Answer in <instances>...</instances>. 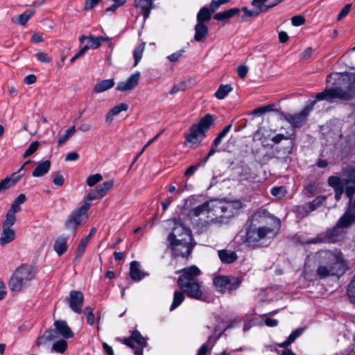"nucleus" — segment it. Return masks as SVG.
Listing matches in <instances>:
<instances>
[{
	"label": "nucleus",
	"instance_id": "1",
	"mask_svg": "<svg viewBox=\"0 0 355 355\" xmlns=\"http://www.w3.org/2000/svg\"><path fill=\"white\" fill-rule=\"evenodd\" d=\"M315 262L318 265L316 274L323 279L329 276L343 275L346 267L340 253L331 250H320L315 255Z\"/></svg>",
	"mask_w": 355,
	"mask_h": 355
},
{
	"label": "nucleus",
	"instance_id": "2",
	"mask_svg": "<svg viewBox=\"0 0 355 355\" xmlns=\"http://www.w3.org/2000/svg\"><path fill=\"white\" fill-rule=\"evenodd\" d=\"M176 273L180 274L177 284L188 297L198 300H205L203 283L198 279L201 271L197 266L186 267L178 270Z\"/></svg>",
	"mask_w": 355,
	"mask_h": 355
},
{
	"label": "nucleus",
	"instance_id": "3",
	"mask_svg": "<svg viewBox=\"0 0 355 355\" xmlns=\"http://www.w3.org/2000/svg\"><path fill=\"white\" fill-rule=\"evenodd\" d=\"M101 198L96 188L92 189L85 197L83 205L73 210L68 216L64 222V229L75 235L78 228L87 220V211L92 206L90 201Z\"/></svg>",
	"mask_w": 355,
	"mask_h": 355
},
{
	"label": "nucleus",
	"instance_id": "4",
	"mask_svg": "<svg viewBox=\"0 0 355 355\" xmlns=\"http://www.w3.org/2000/svg\"><path fill=\"white\" fill-rule=\"evenodd\" d=\"M352 224V221L348 219L347 215L343 214L332 228L327 229L324 232L308 240L305 243L308 245L318 243H335L343 241L346 234L345 229L350 227Z\"/></svg>",
	"mask_w": 355,
	"mask_h": 355
},
{
	"label": "nucleus",
	"instance_id": "5",
	"mask_svg": "<svg viewBox=\"0 0 355 355\" xmlns=\"http://www.w3.org/2000/svg\"><path fill=\"white\" fill-rule=\"evenodd\" d=\"M275 235V228L266 226L256 227V225L246 223L244 234L241 236L242 243L248 248H257L261 246V241Z\"/></svg>",
	"mask_w": 355,
	"mask_h": 355
},
{
	"label": "nucleus",
	"instance_id": "6",
	"mask_svg": "<svg viewBox=\"0 0 355 355\" xmlns=\"http://www.w3.org/2000/svg\"><path fill=\"white\" fill-rule=\"evenodd\" d=\"M216 118L207 114L200 120L189 128V132L185 135L184 144L190 148L200 145L202 140L207 137V131L214 125Z\"/></svg>",
	"mask_w": 355,
	"mask_h": 355
},
{
	"label": "nucleus",
	"instance_id": "7",
	"mask_svg": "<svg viewBox=\"0 0 355 355\" xmlns=\"http://www.w3.org/2000/svg\"><path fill=\"white\" fill-rule=\"evenodd\" d=\"M36 275L34 266L28 264H22L15 269L11 275L8 286L12 291L19 292L29 285Z\"/></svg>",
	"mask_w": 355,
	"mask_h": 355
},
{
	"label": "nucleus",
	"instance_id": "8",
	"mask_svg": "<svg viewBox=\"0 0 355 355\" xmlns=\"http://www.w3.org/2000/svg\"><path fill=\"white\" fill-rule=\"evenodd\" d=\"M193 237L189 239H181L175 240H168L167 248L171 250V255L174 258H184L188 257L192 253L195 243H193Z\"/></svg>",
	"mask_w": 355,
	"mask_h": 355
},
{
	"label": "nucleus",
	"instance_id": "9",
	"mask_svg": "<svg viewBox=\"0 0 355 355\" xmlns=\"http://www.w3.org/2000/svg\"><path fill=\"white\" fill-rule=\"evenodd\" d=\"M241 283V277L232 275H218L213 279V284L216 290L223 294L232 293L240 287Z\"/></svg>",
	"mask_w": 355,
	"mask_h": 355
},
{
	"label": "nucleus",
	"instance_id": "10",
	"mask_svg": "<svg viewBox=\"0 0 355 355\" xmlns=\"http://www.w3.org/2000/svg\"><path fill=\"white\" fill-rule=\"evenodd\" d=\"M240 200H234L225 205H212L213 216L216 218L230 219L239 214V210L243 207Z\"/></svg>",
	"mask_w": 355,
	"mask_h": 355
},
{
	"label": "nucleus",
	"instance_id": "11",
	"mask_svg": "<svg viewBox=\"0 0 355 355\" xmlns=\"http://www.w3.org/2000/svg\"><path fill=\"white\" fill-rule=\"evenodd\" d=\"M183 215L184 212L178 216V218L171 219V221L173 223V227L167 237V241L193 237L191 229L184 223V217H182Z\"/></svg>",
	"mask_w": 355,
	"mask_h": 355
},
{
	"label": "nucleus",
	"instance_id": "12",
	"mask_svg": "<svg viewBox=\"0 0 355 355\" xmlns=\"http://www.w3.org/2000/svg\"><path fill=\"white\" fill-rule=\"evenodd\" d=\"M315 101H312L302 111L295 114H288L284 119L293 128H301L307 121L310 112L313 110Z\"/></svg>",
	"mask_w": 355,
	"mask_h": 355
},
{
	"label": "nucleus",
	"instance_id": "13",
	"mask_svg": "<svg viewBox=\"0 0 355 355\" xmlns=\"http://www.w3.org/2000/svg\"><path fill=\"white\" fill-rule=\"evenodd\" d=\"M349 96L343 92V88L336 87L334 88L326 89L322 92H319L315 96V102L320 101H328L332 102L334 99L347 98Z\"/></svg>",
	"mask_w": 355,
	"mask_h": 355
},
{
	"label": "nucleus",
	"instance_id": "14",
	"mask_svg": "<svg viewBox=\"0 0 355 355\" xmlns=\"http://www.w3.org/2000/svg\"><path fill=\"white\" fill-rule=\"evenodd\" d=\"M69 308L76 313H81L83 312V306L84 304V295L81 291L71 290L69 292L67 298Z\"/></svg>",
	"mask_w": 355,
	"mask_h": 355
},
{
	"label": "nucleus",
	"instance_id": "15",
	"mask_svg": "<svg viewBox=\"0 0 355 355\" xmlns=\"http://www.w3.org/2000/svg\"><path fill=\"white\" fill-rule=\"evenodd\" d=\"M270 218L272 220L275 224V227L279 228L280 226V220L275 216H270V213L266 209H261L256 211L252 216L250 221L249 223H253L254 222H257L259 223H266L267 224V219Z\"/></svg>",
	"mask_w": 355,
	"mask_h": 355
},
{
	"label": "nucleus",
	"instance_id": "16",
	"mask_svg": "<svg viewBox=\"0 0 355 355\" xmlns=\"http://www.w3.org/2000/svg\"><path fill=\"white\" fill-rule=\"evenodd\" d=\"M211 213L213 214L212 206H211L209 202L206 201L202 204L190 209L187 214V218L189 220L192 221V220L196 217H198L202 214Z\"/></svg>",
	"mask_w": 355,
	"mask_h": 355
},
{
	"label": "nucleus",
	"instance_id": "17",
	"mask_svg": "<svg viewBox=\"0 0 355 355\" xmlns=\"http://www.w3.org/2000/svg\"><path fill=\"white\" fill-rule=\"evenodd\" d=\"M140 73L136 72L132 73L125 81H121L117 84L116 90L121 92H126L133 89L139 83Z\"/></svg>",
	"mask_w": 355,
	"mask_h": 355
},
{
	"label": "nucleus",
	"instance_id": "18",
	"mask_svg": "<svg viewBox=\"0 0 355 355\" xmlns=\"http://www.w3.org/2000/svg\"><path fill=\"white\" fill-rule=\"evenodd\" d=\"M54 327L56 333H58L64 338L68 339L73 337V332L68 326L67 322L63 320H58L54 322Z\"/></svg>",
	"mask_w": 355,
	"mask_h": 355
},
{
	"label": "nucleus",
	"instance_id": "19",
	"mask_svg": "<svg viewBox=\"0 0 355 355\" xmlns=\"http://www.w3.org/2000/svg\"><path fill=\"white\" fill-rule=\"evenodd\" d=\"M343 82L347 85L345 89H343V92L346 93L349 98H342V100L348 101L353 98L355 94V74L347 75V78H344Z\"/></svg>",
	"mask_w": 355,
	"mask_h": 355
},
{
	"label": "nucleus",
	"instance_id": "20",
	"mask_svg": "<svg viewBox=\"0 0 355 355\" xmlns=\"http://www.w3.org/2000/svg\"><path fill=\"white\" fill-rule=\"evenodd\" d=\"M154 0H134V6L137 8H141L144 19L146 20L150 14L151 10L154 8Z\"/></svg>",
	"mask_w": 355,
	"mask_h": 355
},
{
	"label": "nucleus",
	"instance_id": "21",
	"mask_svg": "<svg viewBox=\"0 0 355 355\" xmlns=\"http://www.w3.org/2000/svg\"><path fill=\"white\" fill-rule=\"evenodd\" d=\"M68 240L69 236L64 234L58 236L55 239L53 249L59 256L62 255L67 251Z\"/></svg>",
	"mask_w": 355,
	"mask_h": 355
},
{
	"label": "nucleus",
	"instance_id": "22",
	"mask_svg": "<svg viewBox=\"0 0 355 355\" xmlns=\"http://www.w3.org/2000/svg\"><path fill=\"white\" fill-rule=\"evenodd\" d=\"M218 254L221 262L225 264L232 263L238 259L235 252L227 249L219 250Z\"/></svg>",
	"mask_w": 355,
	"mask_h": 355
},
{
	"label": "nucleus",
	"instance_id": "23",
	"mask_svg": "<svg viewBox=\"0 0 355 355\" xmlns=\"http://www.w3.org/2000/svg\"><path fill=\"white\" fill-rule=\"evenodd\" d=\"M2 229L0 236V245L3 247L15 240V231L12 228L2 227Z\"/></svg>",
	"mask_w": 355,
	"mask_h": 355
},
{
	"label": "nucleus",
	"instance_id": "24",
	"mask_svg": "<svg viewBox=\"0 0 355 355\" xmlns=\"http://www.w3.org/2000/svg\"><path fill=\"white\" fill-rule=\"evenodd\" d=\"M21 178V175H17L14 173L11 177H6L0 182V192L13 187Z\"/></svg>",
	"mask_w": 355,
	"mask_h": 355
},
{
	"label": "nucleus",
	"instance_id": "25",
	"mask_svg": "<svg viewBox=\"0 0 355 355\" xmlns=\"http://www.w3.org/2000/svg\"><path fill=\"white\" fill-rule=\"evenodd\" d=\"M96 230L94 228H92L90 230L89 234L80 241L76 252V259H79L82 257V256L85 253V248L89 243L90 238L93 236Z\"/></svg>",
	"mask_w": 355,
	"mask_h": 355
},
{
	"label": "nucleus",
	"instance_id": "26",
	"mask_svg": "<svg viewBox=\"0 0 355 355\" xmlns=\"http://www.w3.org/2000/svg\"><path fill=\"white\" fill-rule=\"evenodd\" d=\"M241 10L237 8H232L225 11L217 12L214 16V19L216 21H225L227 20L232 17L238 15Z\"/></svg>",
	"mask_w": 355,
	"mask_h": 355
},
{
	"label": "nucleus",
	"instance_id": "27",
	"mask_svg": "<svg viewBox=\"0 0 355 355\" xmlns=\"http://www.w3.org/2000/svg\"><path fill=\"white\" fill-rule=\"evenodd\" d=\"M194 40L196 42L202 41L208 35L209 29L205 24L197 23L194 28Z\"/></svg>",
	"mask_w": 355,
	"mask_h": 355
},
{
	"label": "nucleus",
	"instance_id": "28",
	"mask_svg": "<svg viewBox=\"0 0 355 355\" xmlns=\"http://www.w3.org/2000/svg\"><path fill=\"white\" fill-rule=\"evenodd\" d=\"M139 263L137 261H133L130 263V276L134 281L138 282L141 280L144 275L139 269Z\"/></svg>",
	"mask_w": 355,
	"mask_h": 355
},
{
	"label": "nucleus",
	"instance_id": "29",
	"mask_svg": "<svg viewBox=\"0 0 355 355\" xmlns=\"http://www.w3.org/2000/svg\"><path fill=\"white\" fill-rule=\"evenodd\" d=\"M304 328H297L293 331L287 339L281 343H277V345L282 348H286L293 343L295 340L303 333Z\"/></svg>",
	"mask_w": 355,
	"mask_h": 355
},
{
	"label": "nucleus",
	"instance_id": "30",
	"mask_svg": "<svg viewBox=\"0 0 355 355\" xmlns=\"http://www.w3.org/2000/svg\"><path fill=\"white\" fill-rule=\"evenodd\" d=\"M51 168V162L46 160L42 162H40L35 170L33 171V176L34 177H42L46 174Z\"/></svg>",
	"mask_w": 355,
	"mask_h": 355
},
{
	"label": "nucleus",
	"instance_id": "31",
	"mask_svg": "<svg viewBox=\"0 0 355 355\" xmlns=\"http://www.w3.org/2000/svg\"><path fill=\"white\" fill-rule=\"evenodd\" d=\"M213 12L209 7L204 6L201 8L197 14V23L205 24L211 20Z\"/></svg>",
	"mask_w": 355,
	"mask_h": 355
},
{
	"label": "nucleus",
	"instance_id": "32",
	"mask_svg": "<svg viewBox=\"0 0 355 355\" xmlns=\"http://www.w3.org/2000/svg\"><path fill=\"white\" fill-rule=\"evenodd\" d=\"M114 85V81L113 79L103 80L95 85L93 91L94 93H101L112 88Z\"/></svg>",
	"mask_w": 355,
	"mask_h": 355
},
{
	"label": "nucleus",
	"instance_id": "33",
	"mask_svg": "<svg viewBox=\"0 0 355 355\" xmlns=\"http://www.w3.org/2000/svg\"><path fill=\"white\" fill-rule=\"evenodd\" d=\"M185 293L181 291H175L173 293V302L170 307V311H172L177 309L184 300Z\"/></svg>",
	"mask_w": 355,
	"mask_h": 355
},
{
	"label": "nucleus",
	"instance_id": "34",
	"mask_svg": "<svg viewBox=\"0 0 355 355\" xmlns=\"http://www.w3.org/2000/svg\"><path fill=\"white\" fill-rule=\"evenodd\" d=\"M341 175L345 183H355V167L348 166L343 168Z\"/></svg>",
	"mask_w": 355,
	"mask_h": 355
},
{
	"label": "nucleus",
	"instance_id": "35",
	"mask_svg": "<svg viewBox=\"0 0 355 355\" xmlns=\"http://www.w3.org/2000/svg\"><path fill=\"white\" fill-rule=\"evenodd\" d=\"M232 89V87L229 84L220 85L215 92L214 96L219 100L224 99Z\"/></svg>",
	"mask_w": 355,
	"mask_h": 355
},
{
	"label": "nucleus",
	"instance_id": "36",
	"mask_svg": "<svg viewBox=\"0 0 355 355\" xmlns=\"http://www.w3.org/2000/svg\"><path fill=\"white\" fill-rule=\"evenodd\" d=\"M222 139L223 137L218 135L214 139L209 151L208 152L207 156L203 158V162H207L212 155H214L217 151H218L217 148L218 145L221 143Z\"/></svg>",
	"mask_w": 355,
	"mask_h": 355
},
{
	"label": "nucleus",
	"instance_id": "37",
	"mask_svg": "<svg viewBox=\"0 0 355 355\" xmlns=\"http://www.w3.org/2000/svg\"><path fill=\"white\" fill-rule=\"evenodd\" d=\"M131 338L132 340V343L135 342L137 345H139L141 347L144 348L147 346V342L146 339L143 337L141 333L137 329L131 331Z\"/></svg>",
	"mask_w": 355,
	"mask_h": 355
},
{
	"label": "nucleus",
	"instance_id": "38",
	"mask_svg": "<svg viewBox=\"0 0 355 355\" xmlns=\"http://www.w3.org/2000/svg\"><path fill=\"white\" fill-rule=\"evenodd\" d=\"M26 200V196L24 193L19 194L12 203L9 210L15 213L19 212L21 211L20 205L25 202Z\"/></svg>",
	"mask_w": 355,
	"mask_h": 355
},
{
	"label": "nucleus",
	"instance_id": "39",
	"mask_svg": "<svg viewBox=\"0 0 355 355\" xmlns=\"http://www.w3.org/2000/svg\"><path fill=\"white\" fill-rule=\"evenodd\" d=\"M293 211L296 216L300 218L306 217L311 213L307 203L295 206Z\"/></svg>",
	"mask_w": 355,
	"mask_h": 355
},
{
	"label": "nucleus",
	"instance_id": "40",
	"mask_svg": "<svg viewBox=\"0 0 355 355\" xmlns=\"http://www.w3.org/2000/svg\"><path fill=\"white\" fill-rule=\"evenodd\" d=\"M35 13V11L34 10H26L24 12L18 16L17 22L22 26L26 25Z\"/></svg>",
	"mask_w": 355,
	"mask_h": 355
},
{
	"label": "nucleus",
	"instance_id": "41",
	"mask_svg": "<svg viewBox=\"0 0 355 355\" xmlns=\"http://www.w3.org/2000/svg\"><path fill=\"white\" fill-rule=\"evenodd\" d=\"M113 185L114 181L111 180L105 181L103 184L98 185L96 189L103 198L107 194V191L113 187Z\"/></svg>",
	"mask_w": 355,
	"mask_h": 355
},
{
	"label": "nucleus",
	"instance_id": "42",
	"mask_svg": "<svg viewBox=\"0 0 355 355\" xmlns=\"http://www.w3.org/2000/svg\"><path fill=\"white\" fill-rule=\"evenodd\" d=\"M328 184L336 190L344 188L345 182L343 178L332 175L329 178Z\"/></svg>",
	"mask_w": 355,
	"mask_h": 355
},
{
	"label": "nucleus",
	"instance_id": "43",
	"mask_svg": "<svg viewBox=\"0 0 355 355\" xmlns=\"http://www.w3.org/2000/svg\"><path fill=\"white\" fill-rule=\"evenodd\" d=\"M15 212L10 210L8 211L6 215V220L3 221L2 227L12 228L16 222V216Z\"/></svg>",
	"mask_w": 355,
	"mask_h": 355
},
{
	"label": "nucleus",
	"instance_id": "44",
	"mask_svg": "<svg viewBox=\"0 0 355 355\" xmlns=\"http://www.w3.org/2000/svg\"><path fill=\"white\" fill-rule=\"evenodd\" d=\"M326 198H327L325 196H320L316 197L312 201L309 202L307 203V205L309 206V211H311V212H312V211L316 210L326 200Z\"/></svg>",
	"mask_w": 355,
	"mask_h": 355
},
{
	"label": "nucleus",
	"instance_id": "45",
	"mask_svg": "<svg viewBox=\"0 0 355 355\" xmlns=\"http://www.w3.org/2000/svg\"><path fill=\"white\" fill-rule=\"evenodd\" d=\"M145 47V43L139 44L133 51V56L135 59L134 66L136 67L139 61L141 60L143 55V52Z\"/></svg>",
	"mask_w": 355,
	"mask_h": 355
},
{
	"label": "nucleus",
	"instance_id": "46",
	"mask_svg": "<svg viewBox=\"0 0 355 355\" xmlns=\"http://www.w3.org/2000/svg\"><path fill=\"white\" fill-rule=\"evenodd\" d=\"M273 107H274L273 104H270V105H267L266 106L259 107L257 109H254L252 112V114L255 116H261L267 112L272 111Z\"/></svg>",
	"mask_w": 355,
	"mask_h": 355
},
{
	"label": "nucleus",
	"instance_id": "47",
	"mask_svg": "<svg viewBox=\"0 0 355 355\" xmlns=\"http://www.w3.org/2000/svg\"><path fill=\"white\" fill-rule=\"evenodd\" d=\"M67 348V343L65 340L61 339L53 343L52 349L56 352L64 353Z\"/></svg>",
	"mask_w": 355,
	"mask_h": 355
},
{
	"label": "nucleus",
	"instance_id": "48",
	"mask_svg": "<svg viewBox=\"0 0 355 355\" xmlns=\"http://www.w3.org/2000/svg\"><path fill=\"white\" fill-rule=\"evenodd\" d=\"M207 162H203V158L200 161L193 165L190 166L184 172V176L189 178L192 176L196 171L199 168L200 166H204Z\"/></svg>",
	"mask_w": 355,
	"mask_h": 355
},
{
	"label": "nucleus",
	"instance_id": "49",
	"mask_svg": "<svg viewBox=\"0 0 355 355\" xmlns=\"http://www.w3.org/2000/svg\"><path fill=\"white\" fill-rule=\"evenodd\" d=\"M88 40L89 42V49H98L103 42V38L98 37H94L92 35L88 36Z\"/></svg>",
	"mask_w": 355,
	"mask_h": 355
},
{
	"label": "nucleus",
	"instance_id": "50",
	"mask_svg": "<svg viewBox=\"0 0 355 355\" xmlns=\"http://www.w3.org/2000/svg\"><path fill=\"white\" fill-rule=\"evenodd\" d=\"M83 313L87 317V322L89 325L92 326L95 322V317L93 313V309L90 306H86L83 310Z\"/></svg>",
	"mask_w": 355,
	"mask_h": 355
},
{
	"label": "nucleus",
	"instance_id": "51",
	"mask_svg": "<svg viewBox=\"0 0 355 355\" xmlns=\"http://www.w3.org/2000/svg\"><path fill=\"white\" fill-rule=\"evenodd\" d=\"M103 180V176L100 173H96L89 175L86 180V183L89 187H93Z\"/></svg>",
	"mask_w": 355,
	"mask_h": 355
},
{
	"label": "nucleus",
	"instance_id": "52",
	"mask_svg": "<svg viewBox=\"0 0 355 355\" xmlns=\"http://www.w3.org/2000/svg\"><path fill=\"white\" fill-rule=\"evenodd\" d=\"M347 295L351 302L355 304V276L348 285Z\"/></svg>",
	"mask_w": 355,
	"mask_h": 355
},
{
	"label": "nucleus",
	"instance_id": "53",
	"mask_svg": "<svg viewBox=\"0 0 355 355\" xmlns=\"http://www.w3.org/2000/svg\"><path fill=\"white\" fill-rule=\"evenodd\" d=\"M76 132L75 126H72L68 130H67L66 133L61 136L58 141V146H60L63 144L71 135H73Z\"/></svg>",
	"mask_w": 355,
	"mask_h": 355
},
{
	"label": "nucleus",
	"instance_id": "54",
	"mask_svg": "<svg viewBox=\"0 0 355 355\" xmlns=\"http://www.w3.org/2000/svg\"><path fill=\"white\" fill-rule=\"evenodd\" d=\"M270 193L279 199L284 197L286 190L284 187H274L270 190Z\"/></svg>",
	"mask_w": 355,
	"mask_h": 355
},
{
	"label": "nucleus",
	"instance_id": "55",
	"mask_svg": "<svg viewBox=\"0 0 355 355\" xmlns=\"http://www.w3.org/2000/svg\"><path fill=\"white\" fill-rule=\"evenodd\" d=\"M39 146L40 142L38 141L32 142L24 152L23 157L26 158L33 155L37 150Z\"/></svg>",
	"mask_w": 355,
	"mask_h": 355
},
{
	"label": "nucleus",
	"instance_id": "56",
	"mask_svg": "<svg viewBox=\"0 0 355 355\" xmlns=\"http://www.w3.org/2000/svg\"><path fill=\"white\" fill-rule=\"evenodd\" d=\"M345 194L349 198V202H351L353 196L355 194V183L349 182L345 183Z\"/></svg>",
	"mask_w": 355,
	"mask_h": 355
},
{
	"label": "nucleus",
	"instance_id": "57",
	"mask_svg": "<svg viewBox=\"0 0 355 355\" xmlns=\"http://www.w3.org/2000/svg\"><path fill=\"white\" fill-rule=\"evenodd\" d=\"M214 338L213 336H210L207 341L205 343L198 349L196 355H206L207 352L209 349V345L212 342V339Z\"/></svg>",
	"mask_w": 355,
	"mask_h": 355
},
{
	"label": "nucleus",
	"instance_id": "58",
	"mask_svg": "<svg viewBox=\"0 0 355 355\" xmlns=\"http://www.w3.org/2000/svg\"><path fill=\"white\" fill-rule=\"evenodd\" d=\"M128 109V105L126 103H121L112 107L110 111L112 115H118L122 111H126Z\"/></svg>",
	"mask_w": 355,
	"mask_h": 355
},
{
	"label": "nucleus",
	"instance_id": "59",
	"mask_svg": "<svg viewBox=\"0 0 355 355\" xmlns=\"http://www.w3.org/2000/svg\"><path fill=\"white\" fill-rule=\"evenodd\" d=\"M36 58L41 62L50 63L52 62V58L46 53L38 52L35 54Z\"/></svg>",
	"mask_w": 355,
	"mask_h": 355
},
{
	"label": "nucleus",
	"instance_id": "60",
	"mask_svg": "<svg viewBox=\"0 0 355 355\" xmlns=\"http://www.w3.org/2000/svg\"><path fill=\"white\" fill-rule=\"evenodd\" d=\"M271 8L272 6H268L267 7H262L261 8H257V10H248L246 15L249 17H257L260 13L268 12Z\"/></svg>",
	"mask_w": 355,
	"mask_h": 355
},
{
	"label": "nucleus",
	"instance_id": "61",
	"mask_svg": "<svg viewBox=\"0 0 355 355\" xmlns=\"http://www.w3.org/2000/svg\"><path fill=\"white\" fill-rule=\"evenodd\" d=\"M305 18L302 15H295L291 18V23L295 26H300L305 23Z\"/></svg>",
	"mask_w": 355,
	"mask_h": 355
},
{
	"label": "nucleus",
	"instance_id": "62",
	"mask_svg": "<svg viewBox=\"0 0 355 355\" xmlns=\"http://www.w3.org/2000/svg\"><path fill=\"white\" fill-rule=\"evenodd\" d=\"M351 6H352V4H346L342 8V10H340V12H339V14L337 16V19L338 21L343 19L345 17H346L349 14L350 9H351Z\"/></svg>",
	"mask_w": 355,
	"mask_h": 355
},
{
	"label": "nucleus",
	"instance_id": "63",
	"mask_svg": "<svg viewBox=\"0 0 355 355\" xmlns=\"http://www.w3.org/2000/svg\"><path fill=\"white\" fill-rule=\"evenodd\" d=\"M53 182L55 185L61 187L64 183V178L62 175L58 172L54 175Z\"/></svg>",
	"mask_w": 355,
	"mask_h": 355
},
{
	"label": "nucleus",
	"instance_id": "64",
	"mask_svg": "<svg viewBox=\"0 0 355 355\" xmlns=\"http://www.w3.org/2000/svg\"><path fill=\"white\" fill-rule=\"evenodd\" d=\"M56 334L57 333H56L55 329H47L43 335L46 338V340L51 341L56 338Z\"/></svg>",
	"mask_w": 355,
	"mask_h": 355
}]
</instances>
